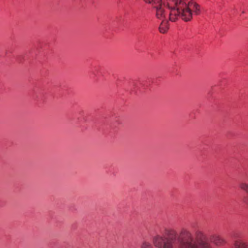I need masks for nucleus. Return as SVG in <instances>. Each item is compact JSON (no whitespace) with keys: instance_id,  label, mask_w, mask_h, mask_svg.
I'll return each instance as SVG.
<instances>
[{"instance_id":"39448f33","label":"nucleus","mask_w":248,"mask_h":248,"mask_svg":"<svg viewBox=\"0 0 248 248\" xmlns=\"http://www.w3.org/2000/svg\"><path fill=\"white\" fill-rule=\"evenodd\" d=\"M211 240L215 245L217 246H223L225 243V239L222 237L217 235H214L212 236Z\"/></svg>"},{"instance_id":"f257e3e1","label":"nucleus","mask_w":248,"mask_h":248,"mask_svg":"<svg viewBox=\"0 0 248 248\" xmlns=\"http://www.w3.org/2000/svg\"><path fill=\"white\" fill-rule=\"evenodd\" d=\"M165 237L157 234L154 236L152 241L156 248H194L192 240L195 236L189 229L183 228L179 233L172 229H165Z\"/></svg>"},{"instance_id":"9b49d317","label":"nucleus","mask_w":248,"mask_h":248,"mask_svg":"<svg viewBox=\"0 0 248 248\" xmlns=\"http://www.w3.org/2000/svg\"><path fill=\"white\" fill-rule=\"evenodd\" d=\"M242 13H243V14L245 13V12H244V11H242Z\"/></svg>"},{"instance_id":"20e7f679","label":"nucleus","mask_w":248,"mask_h":248,"mask_svg":"<svg viewBox=\"0 0 248 248\" xmlns=\"http://www.w3.org/2000/svg\"><path fill=\"white\" fill-rule=\"evenodd\" d=\"M186 4V7H184L185 9H188L191 13V15L192 16L191 10L193 11V12L197 15H199L200 13V6L199 4L195 2H192L190 4H189L187 6L186 1H184Z\"/></svg>"},{"instance_id":"0eeeda50","label":"nucleus","mask_w":248,"mask_h":248,"mask_svg":"<svg viewBox=\"0 0 248 248\" xmlns=\"http://www.w3.org/2000/svg\"><path fill=\"white\" fill-rule=\"evenodd\" d=\"M162 1L167 5L172 3L178 4L179 6H186L185 3L182 0H163Z\"/></svg>"},{"instance_id":"423d86ee","label":"nucleus","mask_w":248,"mask_h":248,"mask_svg":"<svg viewBox=\"0 0 248 248\" xmlns=\"http://www.w3.org/2000/svg\"><path fill=\"white\" fill-rule=\"evenodd\" d=\"M234 248H248V244L241 240H236L233 242Z\"/></svg>"},{"instance_id":"6e6552de","label":"nucleus","mask_w":248,"mask_h":248,"mask_svg":"<svg viewBox=\"0 0 248 248\" xmlns=\"http://www.w3.org/2000/svg\"><path fill=\"white\" fill-rule=\"evenodd\" d=\"M144 1L149 4H150L153 6V7H155V6L159 4L160 3L162 2V0H143Z\"/></svg>"},{"instance_id":"7ed1b4c3","label":"nucleus","mask_w":248,"mask_h":248,"mask_svg":"<svg viewBox=\"0 0 248 248\" xmlns=\"http://www.w3.org/2000/svg\"><path fill=\"white\" fill-rule=\"evenodd\" d=\"M192 243L194 245V248H213L211 244L205 240L203 233L200 231L195 232Z\"/></svg>"},{"instance_id":"9d476101","label":"nucleus","mask_w":248,"mask_h":248,"mask_svg":"<svg viewBox=\"0 0 248 248\" xmlns=\"http://www.w3.org/2000/svg\"><path fill=\"white\" fill-rule=\"evenodd\" d=\"M240 188L246 191L247 193H248V184L245 182H242L239 185ZM245 202L248 205V200L247 201H245Z\"/></svg>"},{"instance_id":"f03ea898","label":"nucleus","mask_w":248,"mask_h":248,"mask_svg":"<svg viewBox=\"0 0 248 248\" xmlns=\"http://www.w3.org/2000/svg\"><path fill=\"white\" fill-rule=\"evenodd\" d=\"M186 6H179L178 4H166L163 1L154 7L155 18L160 22L159 31L166 33L169 29V21L176 22L179 18L185 21L191 19V15Z\"/></svg>"},{"instance_id":"1a4fd4ad","label":"nucleus","mask_w":248,"mask_h":248,"mask_svg":"<svg viewBox=\"0 0 248 248\" xmlns=\"http://www.w3.org/2000/svg\"><path fill=\"white\" fill-rule=\"evenodd\" d=\"M140 248H154V247L152 243L149 241L144 240H143L140 245Z\"/></svg>"},{"instance_id":"f8f14e48","label":"nucleus","mask_w":248,"mask_h":248,"mask_svg":"<svg viewBox=\"0 0 248 248\" xmlns=\"http://www.w3.org/2000/svg\"><path fill=\"white\" fill-rule=\"evenodd\" d=\"M183 1H185V0H182Z\"/></svg>"}]
</instances>
